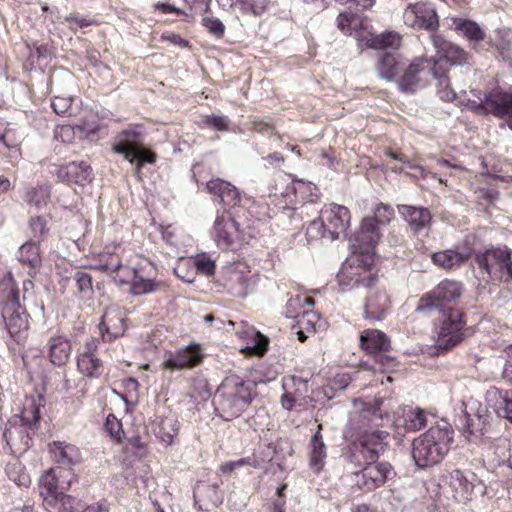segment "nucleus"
Listing matches in <instances>:
<instances>
[{"instance_id":"1","label":"nucleus","mask_w":512,"mask_h":512,"mask_svg":"<svg viewBox=\"0 0 512 512\" xmlns=\"http://www.w3.org/2000/svg\"><path fill=\"white\" fill-rule=\"evenodd\" d=\"M355 410L350 413L344 436L352 441L351 458L361 464L358 453L367 460H377L386 446L389 433L379 428L384 415L379 409L365 402L354 401ZM387 420L389 416L385 414Z\"/></svg>"},{"instance_id":"2","label":"nucleus","mask_w":512,"mask_h":512,"mask_svg":"<svg viewBox=\"0 0 512 512\" xmlns=\"http://www.w3.org/2000/svg\"><path fill=\"white\" fill-rule=\"evenodd\" d=\"M453 441V430L447 424L430 427L413 440L412 457L419 468L439 464L447 455Z\"/></svg>"},{"instance_id":"3","label":"nucleus","mask_w":512,"mask_h":512,"mask_svg":"<svg viewBox=\"0 0 512 512\" xmlns=\"http://www.w3.org/2000/svg\"><path fill=\"white\" fill-rule=\"evenodd\" d=\"M254 385L236 377L227 378L217 389V409L229 421L237 418L254 397Z\"/></svg>"},{"instance_id":"4","label":"nucleus","mask_w":512,"mask_h":512,"mask_svg":"<svg viewBox=\"0 0 512 512\" xmlns=\"http://www.w3.org/2000/svg\"><path fill=\"white\" fill-rule=\"evenodd\" d=\"M464 325L463 314L460 310L454 308L444 310L433 331L435 347L439 351H447L460 343L464 338Z\"/></svg>"},{"instance_id":"5","label":"nucleus","mask_w":512,"mask_h":512,"mask_svg":"<svg viewBox=\"0 0 512 512\" xmlns=\"http://www.w3.org/2000/svg\"><path fill=\"white\" fill-rule=\"evenodd\" d=\"M2 286L10 289L9 295L7 296L8 301L3 308L2 316L6 322L10 336L16 342L20 343L26 337V332L29 328V316L20 306V297L18 292L14 289L13 279H5L2 282Z\"/></svg>"},{"instance_id":"6","label":"nucleus","mask_w":512,"mask_h":512,"mask_svg":"<svg viewBox=\"0 0 512 512\" xmlns=\"http://www.w3.org/2000/svg\"><path fill=\"white\" fill-rule=\"evenodd\" d=\"M350 220V211L347 207L330 203L322 208L320 222L313 221L310 229L319 226L323 229L322 237L329 236L331 240H335L340 236H346Z\"/></svg>"},{"instance_id":"7","label":"nucleus","mask_w":512,"mask_h":512,"mask_svg":"<svg viewBox=\"0 0 512 512\" xmlns=\"http://www.w3.org/2000/svg\"><path fill=\"white\" fill-rule=\"evenodd\" d=\"M474 481L475 474L454 469L441 475L439 486L447 497L458 503H467L472 500Z\"/></svg>"},{"instance_id":"8","label":"nucleus","mask_w":512,"mask_h":512,"mask_svg":"<svg viewBox=\"0 0 512 512\" xmlns=\"http://www.w3.org/2000/svg\"><path fill=\"white\" fill-rule=\"evenodd\" d=\"M478 265L492 280L512 281V250L506 247L487 250L477 258Z\"/></svg>"},{"instance_id":"9","label":"nucleus","mask_w":512,"mask_h":512,"mask_svg":"<svg viewBox=\"0 0 512 512\" xmlns=\"http://www.w3.org/2000/svg\"><path fill=\"white\" fill-rule=\"evenodd\" d=\"M404 23L416 30H436L439 25L435 7L427 2L410 3L403 12Z\"/></svg>"},{"instance_id":"10","label":"nucleus","mask_w":512,"mask_h":512,"mask_svg":"<svg viewBox=\"0 0 512 512\" xmlns=\"http://www.w3.org/2000/svg\"><path fill=\"white\" fill-rule=\"evenodd\" d=\"M156 267L146 258L136 257V269L130 283V291L134 296L155 292L160 283L155 280Z\"/></svg>"},{"instance_id":"11","label":"nucleus","mask_w":512,"mask_h":512,"mask_svg":"<svg viewBox=\"0 0 512 512\" xmlns=\"http://www.w3.org/2000/svg\"><path fill=\"white\" fill-rule=\"evenodd\" d=\"M461 295V286L458 282L445 280L439 283L432 291L424 294L417 306V311L425 312L438 309L440 302H451Z\"/></svg>"},{"instance_id":"12","label":"nucleus","mask_w":512,"mask_h":512,"mask_svg":"<svg viewBox=\"0 0 512 512\" xmlns=\"http://www.w3.org/2000/svg\"><path fill=\"white\" fill-rule=\"evenodd\" d=\"M96 267L111 276L115 283L130 284L136 269V258L125 265L118 254L104 253L100 255L99 264Z\"/></svg>"},{"instance_id":"13","label":"nucleus","mask_w":512,"mask_h":512,"mask_svg":"<svg viewBox=\"0 0 512 512\" xmlns=\"http://www.w3.org/2000/svg\"><path fill=\"white\" fill-rule=\"evenodd\" d=\"M363 459L365 466L358 474L362 479V487L372 491L384 485V483L395 476L394 469L387 462L376 463V460L369 461L363 455L357 454Z\"/></svg>"},{"instance_id":"14","label":"nucleus","mask_w":512,"mask_h":512,"mask_svg":"<svg viewBox=\"0 0 512 512\" xmlns=\"http://www.w3.org/2000/svg\"><path fill=\"white\" fill-rule=\"evenodd\" d=\"M203 352L199 345L191 344L176 352L165 354L163 367L169 370L189 369L202 362Z\"/></svg>"},{"instance_id":"15","label":"nucleus","mask_w":512,"mask_h":512,"mask_svg":"<svg viewBox=\"0 0 512 512\" xmlns=\"http://www.w3.org/2000/svg\"><path fill=\"white\" fill-rule=\"evenodd\" d=\"M284 393L281 396V405L291 411L306 404L308 381L297 376H290L283 380Z\"/></svg>"},{"instance_id":"16","label":"nucleus","mask_w":512,"mask_h":512,"mask_svg":"<svg viewBox=\"0 0 512 512\" xmlns=\"http://www.w3.org/2000/svg\"><path fill=\"white\" fill-rule=\"evenodd\" d=\"M482 108L479 114H493L497 117H512V94L502 90H492L483 98L476 101Z\"/></svg>"},{"instance_id":"17","label":"nucleus","mask_w":512,"mask_h":512,"mask_svg":"<svg viewBox=\"0 0 512 512\" xmlns=\"http://www.w3.org/2000/svg\"><path fill=\"white\" fill-rule=\"evenodd\" d=\"M214 237L217 245L222 249L230 247L241 239L239 226L228 212L225 211L216 217Z\"/></svg>"},{"instance_id":"18","label":"nucleus","mask_w":512,"mask_h":512,"mask_svg":"<svg viewBox=\"0 0 512 512\" xmlns=\"http://www.w3.org/2000/svg\"><path fill=\"white\" fill-rule=\"evenodd\" d=\"M99 328L103 339L111 341L122 336L126 329L123 309L108 307L102 315Z\"/></svg>"},{"instance_id":"19","label":"nucleus","mask_w":512,"mask_h":512,"mask_svg":"<svg viewBox=\"0 0 512 512\" xmlns=\"http://www.w3.org/2000/svg\"><path fill=\"white\" fill-rule=\"evenodd\" d=\"M98 344V338H90L86 341L85 351L77 357V369L84 376L98 378L102 374V362L94 353Z\"/></svg>"},{"instance_id":"20","label":"nucleus","mask_w":512,"mask_h":512,"mask_svg":"<svg viewBox=\"0 0 512 512\" xmlns=\"http://www.w3.org/2000/svg\"><path fill=\"white\" fill-rule=\"evenodd\" d=\"M452 27L459 36L468 41L470 49L479 51L482 48L486 33L478 23L466 18H453Z\"/></svg>"},{"instance_id":"21","label":"nucleus","mask_w":512,"mask_h":512,"mask_svg":"<svg viewBox=\"0 0 512 512\" xmlns=\"http://www.w3.org/2000/svg\"><path fill=\"white\" fill-rule=\"evenodd\" d=\"M430 40L437 52L438 60L436 61L438 62L439 66H441L440 61L442 59H445L451 64L462 65L467 63L469 55L460 46L447 41L440 35H431Z\"/></svg>"},{"instance_id":"22","label":"nucleus","mask_w":512,"mask_h":512,"mask_svg":"<svg viewBox=\"0 0 512 512\" xmlns=\"http://www.w3.org/2000/svg\"><path fill=\"white\" fill-rule=\"evenodd\" d=\"M206 189L224 207H235L240 204L241 196L238 189L230 182L220 178L211 179L206 183Z\"/></svg>"},{"instance_id":"23","label":"nucleus","mask_w":512,"mask_h":512,"mask_svg":"<svg viewBox=\"0 0 512 512\" xmlns=\"http://www.w3.org/2000/svg\"><path fill=\"white\" fill-rule=\"evenodd\" d=\"M390 307V298L383 287H374L368 291L364 306V316L371 320L383 319Z\"/></svg>"},{"instance_id":"24","label":"nucleus","mask_w":512,"mask_h":512,"mask_svg":"<svg viewBox=\"0 0 512 512\" xmlns=\"http://www.w3.org/2000/svg\"><path fill=\"white\" fill-rule=\"evenodd\" d=\"M56 176L63 182L85 185L92 181L93 172L91 166L85 161L70 162L58 167Z\"/></svg>"},{"instance_id":"25","label":"nucleus","mask_w":512,"mask_h":512,"mask_svg":"<svg viewBox=\"0 0 512 512\" xmlns=\"http://www.w3.org/2000/svg\"><path fill=\"white\" fill-rule=\"evenodd\" d=\"M71 473L65 470L50 469L39 479L40 495L58 493L69 489L72 479Z\"/></svg>"},{"instance_id":"26","label":"nucleus","mask_w":512,"mask_h":512,"mask_svg":"<svg viewBox=\"0 0 512 512\" xmlns=\"http://www.w3.org/2000/svg\"><path fill=\"white\" fill-rule=\"evenodd\" d=\"M378 224H380L375 217L364 218L361 224V230L357 236V240L365 245L363 251L365 253V265L371 266L373 264L372 250L374 245L379 240Z\"/></svg>"},{"instance_id":"27","label":"nucleus","mask_w":512,"mask_h":512,"mask_svg":"<svg viewBox=\"0 0 512 512\" xmlns=\"http://www.w3.org/2000/svg\"><path fill=\"white\" fill-rule=\"evenodd\" d=\"M397 208L399 214L408 223L412 231L417 233L430 226L432 214L429 209L405 204L398 205Z\"/></svg>"},{"instance_id":"28","label":"nucleus","mask_w":512,"mask_h":512,"mask_svg":"<svg viewBox=\"0 0 512 512\" xmlns=\"http://www.w3.org/2000/svg\"><path fill=\"white\" fill-rule=\"evenodd\" d=\"M48 358L53 365H65L72 352L71 341L63 335H53L47 341Z\"/></svg>"},{"instance_id":"29","label":"nucleus","mask_w":512,"mask_h":512,"mask_svg":"<svg viewBox=\"0 0 512 512\" xmlns=\"http://www.w3.org/2000/svg\"><path fill=\"white\" fill-rule=\"evenodd\" d=\"M45 405V399L42 395L28 396L23 402L20 415L23 426L29 430H34L40 420V410Z\"/></svg>"},{"instance_id":"30","label":"nucleus","mask_w":512,"mask_h":512,"mask_svg":"<svg viewBox=\"0 0 512 512\" xmlns=\"http://www.w3.org/2000/svg\"><path fill=\"white\" fill-rule=\"evenodd\" d=\"M486 457L494 465L512 467V444L506 438L497 439L486 447Z\"/></svg>"},{"instance_id":"31","label":"nucleus","mask_w":512,"mask_h":512,"mask_svg":"<svg viewBox=\"0 0 512 512\" xmlns=\"http://www.w3.org/2000/svg\"><path fill=\"white\" fill-rule=\"evenodd\" d=\"M426 62L427 68L437 81V93L439 97L447 102L453 101L456 97V94L450 87V82L446 75V71L442 68V66H439L434 57H431L430 60H426Z\"/></svg>"},{"instance_id":"32","label":"nucleus","mask_w":512,"mask_h":512,"mask_svg":"<svg viewBox=\"0 0 512 512\" xmlns=\"http://www.w3.org/2000/svg\"><path fill=\"white\" fill-rule=\"evenodd\" d=\"M50 453L52 458L63 466H71L81 461L79 449L66 442L58 441L51 444Z\"/></svg>"},{"instance_id":"33","label":"nucleus","mask_w":512,"mask_h":512,"mask_svg":"<svg viewBox=\"0 0 512 512\" xmlns=\"http://www.w3.org/2000/svg\"><path fill=\"white\" fill-rule=\"evenodd\" d=\"M357 262L363 263V272H359V267H353L351 265H344L338 274V280L343 289L353 288L358 286L367 279V268L369 266L365 265V253L362 256V259L356 258Z\"/></svg>"},{"instance_id":"34","label":"nucleus","mask_w":512,"mask_h":512,"mask_svg":"<svg viewBox=\"0 0 512 512\" xmlns=\"http://www.w3.org/2000/svg\"><path fill=\"white\" fill-rule=\"evenodd\" d=\"M425 59H417L413 61L405 70L403 76L398 80L399 89L403 92H414L419 87V74L424 71Z\"/></svg>"},{"instance_id":"35","label":"nucleus","mask_w":512,"mask_h":512,"mask_svg":"<svg viewBox=\"0 0 512 512\" xmlns=\"http://www.w3.org/2000/svg\"><path fill=\"white\" fill-rule=\"evenodd\" d=\"M487 399L492 404L495 412L500 417H504L512 422V390L511 391H500L498 389H492L487 393Z\"/></svg>"},{"instance_id":"36","label":"nucleus","mask_w":512,"mask_h":512,"mask_svg":"<svg viewBox=\"0 0 512 512\" xmlns=\"http://www.w3.org/2000/svg\"><path fill=\"white\" fill-rule=\"evenodd\" d=\"M321 425L318 426V431L313 435L311 439V451L309 466L314 473L319 474L325 465L326 459V446L322 440V434L320 432Z\"/></svg>"},{"instance_id":"37","label":"nucleus","mask_w":512,"mask_h":512,"mask_svg":"<svg viewBox=\"0 0 512 512\" xmlns=\"http://www.w3.org/2000/svg\"><path fill=\"white\" fill-rule=\"evenodd\" d=\"M361 346L369 354H377L388 350L389 340L379 330H365L361 335Z\"/></svg>"},{"instance_id":"38","label":"nucleus","mask_w":512,"mask_h":512,"mask_svg":"<svg viewBox=\"0 0 512 512\" xmlns=\"http://www.w3.org/2000/svg\"><path fill=\"white\" fill-rule=\"evenodd\" d=\"M17 259L29 266L28 274L33 277L41 266L39 247L35 242L24 243L17 252Z\"/></svg>"},{"instance_id":"39","label":"nucleus","mask_w":512,"mask_h":512,"mask_svg":"<svg viewBox=\"0 0 512 512\" xmlns=\"http://www.w3.org/2000/svg\"><path fill=\"white\" fill-rule=\"evenodd\" d=\"M113 151L122 154L130 163L136 162V172H139L144 163H154L155 155L144 149L142 145L133 148L131 152L124 146H113Z\"/></svg>"},{"instance_id":"40","label":"nucleus","mask_w":512,"mask_h":512,"mask_svg":"<svg viewBox=\"0 0 512 512\" xmlns=\"http://www.w3.org/2000/svg\"><path fill=\"white\" fill-rule=\"evenodd\" d=\"M468 256V253H460L452 249H447L433 253L431 259L435 265L449 270L461 265L468 259Z\"/></svg>"},{"instance_id":"41","label":"nucleus","mask_w":512,"mask_h":512,"mask_svg":"<svg viewBox=\"0 0 512 512\" xmlns=\"http://www.w3.org/2000/svg\"><path fill=\"white\" fill-rule=\"evenodd\" d=\"M401 45V36L394 31H386L379 35H371L367 40V46L373 49H397Z\"/></svg>"},{"instance_id":"42","label":"nucleus","mask_w":512,"mask_h":512,"mask_svg":"<svg viewBox=\"0 0 512 512\" xmlns=\"http://www.w3.org/2000/svg\"><path fill=\"white\" fill-rule=\"evenodd\" d=\"M43 506L48 512H66L72 507V498L64 491L41 496Z\"/></svg>"},{"instance_id":"43","label":"nucleus","mask_w":512,"mask_h":512,"mask_svg":"<svg viewBox=\"0 0 512 512\" xmlns=\"http://www.w3.org/2000/svg\"><path fill=\"white\" fill-rule=\"evenodd\" d=\"M377 71L381 78L391 81L400 71V62L396 55L391 53L383 54L377 63Z\"/></svg>"},{"instance_id":"44","label":"nucleus","mask_w":512,"mask_h":512,"mask_svg":"<svg viewBox=\"0 0 512 512\" xmlns=\"http://www.w3.org/2000/svg\"><path fill=\"white\" fill-rule=\"evenodd\" d=\"M3 435L7 444L11 447L18 446L19 449L26 450L30 446L31 435L28 431H25L24 434L21 427L10 425L5 429Z\"/></svg>"},{"instance_id":"45","label":"nucleus","mask_w":512,"mask_h":512,"mask_svg":"<svg viewBox=\"0 0 512 512\" xmlns=\"http://www.w3.org/2000/svg\"><path fill=\"white\" fill-rule=\"evenodd\" d=\"M142 131L140 126H129L118 134V143L114 146H124L129 152L141 144Z\"/></svg>"},{"instance_id":"46","label":"nucleus","mask_w":512,"mask_h":512,"mask_svg":"<svg viewBox=\"0 0 512 512\" xmlns=\"http://www.w3.org/2000/svg\"><path fill=\"white\" fill-rule=\"evenodd\" d=\"M50 198V188L47 185H39L29 188L25 192L24 200L30 205L37 208L46 205Z\"/></svg>"},{"instance_id":"47","label":"nucleus","mask_w":512,"mask_h":512,"mask_svg":"<svg viewBox=\"0 0 512 512\" xmlns=\"http://www.w3.org/2000/svg\"><path fill=\"white\" fill-rule=\"evenodd\" d=\"M426 414L420 408H411L404 415V426L408 431H418L426 425Z\"/></svg>"},{"instance_id":"48","label":"nucleus","mask_w":512,"mask_h":512,"mask_svg":"<svg viewBox=\"0 0 512 512\" xmlns=\"http://www.w3.org/2000/svg\"><path fill=\"white\" fill-rule=\"evenodd\" d=\"M85 132L84 127L78 125L76 127L71 125H59L54 130V138L63 143H72L78 136L81 138Z\"/></svg>"},{"instance_id":"49","label":"nucleus","mask_w":512,"mask_h":512,"mask_svg":"<svg viewBox=\"0 0 512 512\" xmlns=\"http://www.w3.org/2000/svg\"><path fill=\"white\" fill-rule=\"evenodd\" d=\"M219 6L224 10L239 7L244 12H251L254 15L263 13V5H257L251 0H217Z\"/></svg>"},{"instance_id":"50","label":"nucleus","mask_w":512,"mask_h":512,"mask_svg":"<svg viewBox=\"0 0 512 512\" xmlns=\"http://www.w3.org/2000/svg\"><path fill=\"white\" fill-rule=\"evenodd\" d=\"M237 333L239 337L243 339L246 338V336H251L253 344L252 346H247L246 349L250 350L252 353L262 355L266 351L268 341L258 331H255L253 328H249L246 331H238Z\"/></svg>"},{"instance_id":"51","label":"nucleus","mask_w":512,"mask_h":512,"mask_svg":"<svg viewBox=\"0 0 512 512\" xmlns=\"http://www.w3.org/2000/svg\"><path fill=\"white\" fill-rule=\"evenodd\" d=\"M244 466L258 468L260 467V461L255 455H252L237 460L224 462L220 465L219 469L222 473H230Z\"/></svg>"},{"instance_id":"52","label":"nucleus","mask_w":512,"mask_h":512,"mask_svg":"<svg viewBox=\"0 0 512 512\" xmlns=\"http://www.w3.org/2000/svg\"><path fill=\"white\" fill-rule=\"evenodd\" d=\"M6 474L18 486H28L30 484V477L23 471L21 463H9L6 467Z\"/></svg>"},{"instance_id":"53","label":"nucleus","mask_w":512,"mask_h":512,"mask_svg":"<svg viewBox=\"0 0 512 512\" xmlns=\"http://www.w3.org/2000/svg\"><path fill=\"white\" fill-rule=\"evenodd\" d=\"M77 290L83 298H90L93 292L92 277L84 271H77L74 275Z\"/></svg>"},{"instance_id":"54","label":"nucleus","mask_w":512,"mask_h":512,"mask_svg":"<svg viewBox=\"0 0 512 512\" xmlns=\"http://www.w3.org/2000/svg\"><path fill=\"white\" fill-rule=\"evenodd\" d=\"M178 435L177 421L173 419H165L161 422L158 437L166 445L171 444Z\"/></svg>"},{"instance_id":"55","label":"nucleus","mask_w":512,"mask_h":512,"mask_svg":"<svg viewBox=\"0 0 512 512\" xmlns=\"http://www.w3.org/2000/svg\"><path fill=\"white\" fill-rule=\"evenodd\" d=\"M72 102L71 96H54L51 100V106L54 112L61 116L72 115Z\"/></svg>"},{"instance_id":"56","label":"nucleus","mask_w":512,"mask_h":512,"mask_svg":"<svg viewBox=\"0 0 512 512\" xmlns=\"http://www.w3.org/2000/svg\"><path fill=\"white\" fill-rule=\"evenodd\" d=\"M202 125L218 130L227 131L230 127V120L224 115H206L201 120Z\"/></svg>"},{"instance_id":"57","label":"nucleus","mask_w":512,"mask_h":512,"mask_svg":"<svg viewBox=\"0 0 512 512\" xmlns=\"http://www.w3.org/2000/svg\"><path fill=\"white\" fill-rule=\"evenodd\" d=\"M248 289L247 279L238 272L230 275V292L238 297H245Z\"/></svg>"},{"instance_id":"58","label":"nucleus","mask_w":512,"mask_h":512,"mask_svg":"<svg viewBox=\"0 0 512 512\" xmlns=\"http://www.w3.org/2000/svg\"><path fill=\"white\" fill-rule=\"evenodd\" d=\"M105 430L109 433L112 439L120 442L124 436V431L121 421L113 414H109L105 421Z\"/></svg>"},{"instance_id":"59","label":"nucleus","mask_w":512,"mask_h":512,"mask_svg":"<svg viewBox=\"0 0 512 512\" xmlns=\"http://www.w3.org/2000/svg\"><path fill=\"white\" fill-rule=\"evenodd\" d=\"M202 25L208 32L217 38H222L225 32V26L220 19L205 16L202 18Z\"/></svg>"},{"instance_id":"60","label":"nucleus","mask_w":512,"mask_h":512,"mask_svg":"<svg viewBox=\"0 0 512 512\" xmlns=\"http://www.w3.org/2000/svg\"><path fill=\"white\" fill-rule=\"evenodd\" d=\"M30 229L34 238H43L48 232L46 220L40 216L32 217L30 220Z\"/></svg>"},{"instance_id":"61","label":"nucleus","mask_w":512,"mask_h":512,"mask_svg":"<svg viewBox=\"0 0 512 512\" xmlns=\"http://www.w3.org/2000/svg\"><path fill=\"white\" fill-rule=\"evenodd\" d=\"M337 27L341 32L344 34L351 35V25L356 22V19L354 16H350L348 14H339L337 17Z\"/></svg>"},{"instance_id":"62","label":"nucleus","mask_w":512,"mask_h":512,"mask_svg":"<svg viewBox=\"0 0 512 512\" xmlns=\"http://www.w3.org/2000/svg\"><path fill=\"white\" fill-rule=\"evenodd\" d=\"M195 266L198 272L206 276L212 275L215 270V263L210 258L207 257L197 259L195 261Z\"/></svg>"},{"instance_id":"63","label":"nucleus","mask_w":512,"mask_h":512,"mask_svg":"<svg viewBox=\"0 0 512 512\" xmlns=\"http://www.w3.org/2000/svg\"><path fill=\"white\" fill-rule=\"evenodd\" d=\"M376 220L380 224L388 223L392 217H393V211L389 206H386L384 204L377 205L375 209V216Z\"/></svg>"},{"instance_id":"64","label":"nucleus","mask_w":512,"mask_h":512,"mask_svg":"<svg viewBox=\"0 0 512 512\" xmlns=\"http://www.w3.org/2000/svg\"><path fill=\"white\" fill-rule=\"evenodd\" d=\"M469 93L470 95L468 96V101L471 104V109H473L476 113L479 114V111H482V108L478 106L476 101H482L483 98H485L486 95H488V93H483L482 91L477 89H471Z\"/></svg>"}]
</instances>
